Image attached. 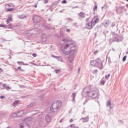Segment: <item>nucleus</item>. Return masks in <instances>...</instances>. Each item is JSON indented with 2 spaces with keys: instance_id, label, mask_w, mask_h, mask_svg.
<instances>
[{
  "instance_id": "obj_6",
  "label": "nucleus",
  "mask_w": 128,
  "mask_h": 128,
  "mask_svg": "<svg viewBox=\"0 0 128 128\" xmlns=\"http://www.w3.org/2000/svg\"><path fill=\"white\" fill-rule=\"evenodd\" d=\"M96 24V17H94V18L92 20L91 22L86 24V28L88 29L92 28V26H94Z\"/></svg>"
},
{
  "instance_id": "obj_41",
  "label": "nucleus",
  "mask_w": 128,
  "mask_h": 128,
  "mask_svg": "<svg viewBox=\"0 0 128 128\" xmlns=\"http://www.w3.org/2000/svg\"><path fill=\"white\" fill-rule=\"evenodd\" d=\"M100 22V18H98V16H97L96 17V22Z\"/></svg>"
},
{
  "instance_id": "obj_49",
  "label": "nucleus",
  "mask_w": 128,
  "mask_h": 128,
  "mask_svg": "<svg viewBox=\"0 0 128 128\" xmlns=\"http://www.w3.org/2000/svg\"><path fill=\"white\" fill-rule=\"evenodd\" d=\"M74 122V119L71 118V119L70 120V122Z\"/></svg>"
},
{
  "instance_id": "obj_28",
  "label": "nucleus",
  "mask_w": 128,
  "mask_h": 128,
  "mask_svg": "<svg viewBox=\"0 0 128 128\" xmlns=\"http://www.w3.org/2000/svg\"><path fill=\"white\" fill-rule=\"evenodd\" d=\"M110 104H112V102H110V100H108L106 102L107 106H110Z\"/></svg>"
},
{
  "instance_id": "obj_16",
  "label": "nucleus",
  "mask_w": 128,
  "mask_h": 128,
  "mask_svg": "<svg viewBox=\"0 0 128 128\" xmlns=\"http://www.w3.org/2000/svg\"><path fill=\"white\" fill-rule=\"evenodd\" d=\"M28 32L30 34H31V36H32V34H36V31L34 29H32V30H30L28 31Z\"/></svg>"
},
{
  "instance_id": "obj_1",
  "label": "nucleus",
  "mask_w": 128,
  "mask_h": 128,
  "mask_svg": "<svg viewBox=\"0 0 128 128\" xmlns=\"http://www.w3.org/2000/svg\"><path fill=\"white\" fill-rule=\"evenodd\" d=\"M61 48L64 54H70L72 52H74L76 51V46H72L74 44L70 40H66L64 39L61 42Z\"/></svg>"
},
{
  "instance_id": "obj_58",
  "label": "nucleus",
  "mask_w": 128,
  "mask_h": 128,
  "mask_svg": "<svg viewBox=\"0 0 128 128\" xmlns=\"http://www.w3.org/2000/svg\"><path fill=\"white\" fill-rule=\"evenodd\" d=\"M24 66H28V64H24Z\"/></svg>"
},
{
  "instance_id": "obj_18",
  "label": "nucleus",
  "mask_w": 128,
  "mask_h": 128,
  "mask_svg": "<svg viewBox=\"0 0 128 128\" xmlns=\"http://www.w3.org/2000/svg\"><path fill=\"white\" fill-rule=\"evenodd\" d=\"M90 64L92 66H96V60H93L90 62Z\"/></svg>"
},
{
  "instance_id": "obj_33",
  "label": "nucleus",
  "mask_w": 128,
  "mask_h": 128,
  "mask_svg": "<svg viewBox=\"0 0 128 128\" xmlns=\"http://www.w3.org/2000/svg\"><path fill=\"white\" fill-rule=\"evenodd\" d=\"M126 56H124L122 58V62H126Z\"/></svg>"
},
{
  "instance_id": "obj_61",
  "label": "nucleus",
  "mask_w": 128,
  "mask_h": 128,
  "mask_svg": "<svg viewBox=\"0 0 128 128\" xmlns=\"http://www.w3.org/2000/svg\"><path fill=\"white\" fill-rule=\"evenodd\" d=\"M96 51H95V52H94V54H96Z\"/></svg>"
},
{
  "instance_id": "obj_26",
  "label": "nucleus",
  "mask_w": 128,
  "mask_h": 128,
  "mask_svg": "<svg viewBox=\"0 0 128 128\" xmlns=\"http://www.w3.org/2000/svg\"><path fill=\"white\" fill-rule=\"evenodd\" d=\"M6 88V84H2V87H1V90H4Z\"/></svg>"
},
{
  "instance_id": "obj_46",
  "label": "nucleus",
  "mask_w": 128,
  "mask_h": 128,
  "mask_svg": "<svg viewBox=\"0 0 128 128\" xmlns=\"http://www.w3.org/2000/svg\"><path fill=\"white\" fill-rule=\"evenodd\" d=\"M10 8H12L14 6V5L12 4H9Z\"/></svg>"
},
{
  "instance_id": "obj_55",
  "label": "nucleus",
  "mask_w": 128,
  "mask_h": 128,
  "mask_svg": "<svg viewBox=\"0 0 128 128\" xmlns=\"http://www.w3.org/2000/svg\"><path fill=\"white\" fill-rule=\"evenodd\" d=\"M34 8H38V4H36L34 6Z\"/></svg>"
},
{
  "instance_id": "obj_23",
  "label": "nucleus",
  "mask_w": 128,
  "mask_h": 128,
  "mask_svg": "<svg viewBox=\"0 0 128 128\" xmlns=\"http://www.w3.org/2000/svg\"><path fill=\"white\" fill-rule=\"evenodd\" d=\"M18 101L16 100L13 103L12 106H13L14 108H16V106H18Z\"/></svg>"
},
{
  "instance_id": "obj_10",
  "label": "nucleus",
  "mask_w": 128,
  "mask_h": 128,
  "mask_svg": "<svg viewBox=\"0 0 128 128\" xmlns=\"http://www.w3.org/2000/svg\"><path fill=\"white\" fill-rule=\"evenodd\" d=\"M122 36L116 34L114 38H113L112 42H122Z\"/></svg>"
},
{
  "instance_id": "obj_52",
  "label": "nucleus",
  "mask_w": 128,
  "mask_h": 128,
  "mask_svg": "<svg viewBox=\"0 0 128 128\" xmlns=\"http://www.w3.org/2000/svg\"><path fill=\"white\" fill-rule=\"evenodd\" d=\"M55 4H56V2H54V3L52 4V6H55Z\"/></svg>"
},
{
  "instance_id": "obj_48",
  "label": "nucleus",
  "mask_w": 128,
  "mask_h": 128,
  "mask_svg": "<svg viewBox=\"0 0 128 128\" xmlns=\"http://www.w3.org/2000/svg\"><path fill=\"white\" fill-rule=\"evenodd\" d=\"M96 10V6L95 5L94 8V10L95 11V10Z\"/></svg>"
},
{
  "instance_id": "obj_24",
  "label": "nucleus",
  "mask_w": 128,
  "mask_h": 128,
  "mask_svg": "<svg viewBox=\"0 0 128 128\" xmlns=\"http://www.w3.org/2000/svg\"><path fill=\"white\" fill-rule=\"evenodd\" d=\"M78 128V127L76 126L74 124H72L70 125L68 128Z\"/></svg>"
},
{
  "instance_id": "obj_38",
  "label": "nucleus",
  "mask_w": 128,
  "mask_h": 128,
  "mask_svg": "<svg viewBox=\"0 0 128 128\" xmlns=\"http://www.w3.org/2000/svg\"><path fill=\"white\" fill-rule=\"evenodd\" d=\"M106 83V82L104 80H102L101 81V84H102L104 86V84Z\"/></svg>"
},
{
  "instance_id": "obj_42",
  "label": "nucleus",
  "mask_w": 128,
  "mask_h": 128,
  "mask_svg": "<svg viewBox=\"0 0 128 128\" xmlns=\"http://www.w3.org/2000/svg\"><path fill=\"white\" fill-rule=\"evenodd\" d=\"M62 4H66V0H62Z\"/></svg>"
},
{
  "instance_id": "obj_21",
  "label": "nucleus",
  "mask_w": 128,
  "mask_h": 128,
  "mask_svg": "<svg viewBox=\"0 0 128 128\" xmlns=\"http://www.w3.org/2000/svg\"><path fill=\"white\" fill-rule=\"evenodd\" d=\"M12 118H18V112H15L12 114Z\"/></svg>"
},
{
  "instance_id": "obj_54",
  "label": "nucleus",
  "mask_w": 128,
  "mask_h": 128,
  "mask_svg": "<svg viewBox=\"0 0 128 128\" xmlns=\"http://www.w3.org/2000/svg\"><path fill=\"white\" fill-rule=\"evenodd\" d=\"M20 88H24V86L20 85Z\"/></svg>"
},
{
  "instance_id": "obj_2",
  "label": "nucleus",
  "mask_w": 128,
  "mask_h": 128,
  "mask_svg": "<svg viewBox=\"0 0 128 128\" xmlns=\"http://www.w3.org/2000/svg\"><path fill=\"white\" fill-rule=\"evenodd\" d=\"M96 88H91L90 86H86L84 88L82 95L84 96H90L92 98H96Z\"/></svg>"
},
{
  "instance_id": "obj_59",
  "label": "nucleus",
  "mask_w": 128,
  "mask_h": 128,
  "mask_svg": "<svg viewBox=\"0 0 128 128\" xmlns=\"http://www.w3.org/2000/svg\"><path fill=\"white\" fill-rule=\"evenodd\" d=\"M128 54V51L126 52V54Z\"/></svg>"
},
{
  "instance_id": "obj_25",
  "label": "nucleus",
  "mask_w": 128,
  "mask_h": 128,
  "mask_svg": "<svg viewBox=\"0 0 128 128\" xmlns=\"http://www.w3.org/2000/svg\"><path fill=\"white\" fill-rule=\"evenodd\" d=\"M17 64L20 66H24V63L23 62H18Z\"/></svg>"
},
{
  "instance_id": "obj_64",
  "label": "nucleus",
  "mask_w": 128,
  "mask_h": 128,
  "mask_svg": "<svg viewBox=\"0 0 128 128\" xmlns=\"http://www.w3.org/2000/svg\"><path fill=\"white\" fill-rule=\"evenodd\" d=\"M49 20V22H50V19H49V20Z\"/></svg>"
},
{
  "instance_id": "obj_9",
  "label": "nucleus",
  "mask_w": 128,
  "mask_h": 128,
  "mask_svg": "<svg viewBox=\"0 0 128 128\" xmlns=\"http://www.w3.org/2000/svg\"><path fill=\"white\" fill-rule=\"evenodd\" d=\"M74 54H71L69 56L68 58V60L70 62V64H69V66H74Z\"/></svg>"
},
{
  "instance_id": "obj_15",
  "label": "nucleus",
  "mask_w": 128,
  "mask_h": 128,
  "mask_svg": "<svg viewBox=\"0 0 128 128\" xmlns=\"http://www.w3.org/2000/svg\"><path fill=\"white\" fill-rule=\"evenodd\" d=\"M52 58H56V60H58L59 62H62V57L56 56H54V55H52Z\"/></svg>"
},
{
  "instance_id": "obj_36",
  "label": "nucleus",
  "mask_w": 128,
  "mask_h": 128,
  "mask_svg": "<svg viewBox=\"0 0 128 128\" xmlns=\"http://www.w3.org/2000/svg\"><path fill=\"white\" fill-rule=\"evenodd\" d=\"M10 88H10V86H6V90H10Z\"/></svg>"
},
{
  "instance_id": "obj_45",
  "label": "nucleus",
  "mask_w": 128,
  "mask_h": 128,
  "mask_svg": "<svg viewBox=\"0 0 128 128\" xmlns=\"http://www.w3.org/2000/svg\"><path fill=\"white\" fill-rule=\"evenodd\" d=\"M6 97L4 96H0V98H1V100H2V98H4Z\"/></svg>"
},
{
  "instance_id": "obj_35",
  "label": "nucleus",
  "mask_w": 128,
  "mask_h": 128,
  "mask_svg": "<svg viewBox=\"0 0 128 128\" xmlns=\"http://www.w3.org/2000/svg\"><path fill=\"white\" fill-rule=\"evenodd\" d=\"M0 28H6V25H4V24H0Z\"/></svg>"
},
{
  "instance_id": "obj_11",
  "label": "nucleus",
  "mask_w": 128,
  "mask_h": 128,
  "mask_svg": "<svg viewBox=\"0 0 128 128\" xmlns=\"http://www.w3.org/2000/svg\"><path fill=\"white\" fill-rule=\"evenodd\" d=\"M52 112H48L46 116V122H50L52 120Z\"/></svg>"
},
{
  "instance_id": "obj_56",
  "label": "nucleus",
  "mask_w": 128,
  "mask_h": 128,
  "mask_svg": "<svg viewBox=\"0 0 128 128\" xmlns=\"http://www.w3.org/2000/svg\"><path fill=\"white\" fill-rule=\"evenodd\" d=\"M80 68H78V72H80Z\"/></svg>"
},
{
  "instance_id": "obj_4",
  "label": "nucleus",
  "mask_w": 128,
  "mask_h": 128,
  "mask_svg": "<svg viewBox=\"0 0 128 128\" xmlns=\"http://www.w3.org/2000/svg\"><path fill=\"white\" fill-rule=\"evenodd\" d=\"M32 120V118H28L25 119L20 124V128H30V124L28 122H30Z\"/></svg>"
},
{
  "instance_id": "obj_50",
  "label": "nucleus",
  "mask_w": 128,
  "mask_h": 128,
  "mask_svg": "<svg viewBox=\"0 0 128 128\" xmlns=\"http://www.w3.org/2000/svg\"><path fill=\"white\" fill-rule=\"evenodd\" d=\"M10 21H9V20H8V19H7V20H6V22H7V24H10Z\"/></svg>"
},
{
  "instance_id": "obj_19",
  "label": "nucleus",
  "mask_w": 128,
  "mask_h": 128,
  "mask_svg": "<svg viewBox=\"0 0 128 128\" xmlns=\"http://www.w3.org/2000/svg\"><path fill=\"white\" fill-rule=\"evenodd\" d=\"M78 18H84L85 15L84 13L83 12H80L78 14Z\"/></svg>"
},
{
  "instance_id": "obj_39",
  "label": "nucleus",
  "mask_w": 128,
  "mask_h": 128,
  "mask_svg": "<svg viewBox=\"0 0 128 128\" xmlns=\"http://www.w3.org/2000/svg\"><path fill=\"white\" fill-rule=\"evenodd\" d=\"M44 4H48V0H44Z\"/></svg>"
},
{
  "instance_id": "obj_8",
  "label": "nucleus",
  "mask_w": 128,
  "mask_h": 128,
  "mask_svg": "<svg viewBox=\"0 0 128 128\" xmlns=\"http://www.w3.org/2000/svg\"><path fill=\"white\" fill-rule=\"evenodd\" d=\"M97 64V68H99V70H102L104 68V65L102 64V60H100V59L98 58L96 60Z\"/></svg>"
},
{
  "instance_id": "obj_34",
  "label": "nucleus",
  "mask_w": 128,
  "mask_h": 128,
  "mask_svg": "<svg viewBox=\"0 0 128 128\" xmlns=\"http://www.w3.org/2000/svg\"><path fill=\"white\" fill-rule=\"evenodd\" d=\"M8 28H12V24H9L8 25Z\"/></svg>"
},
{
  "instance_id": "obj_37",
  "label": "nucleus",
  "mask_w": 128,
  "mask_h": 128,
  "mask_svg": "<svg viewBox=\"0 0 128 128\" xmlns=\"http://www.w3.org/2000/svg\"><path fill=\"white\" fill-rule=\"evenodd\" d=\"M56 74H58V72H60V70L58 69L57 70H56Z\"/></svg>"
},
{
  "instance_id": "obj_22",
  "label": "nucleus",
  "mask_w": 128,
  "mask_h": 128,
  "mask_svg": "<svg viewBox=\"0 0 128 128\" xmlns=\"http://www.w3.org/2000/svg\"><path fill=\"white\" fill-rule=\"evenodd\" d=\"M36 106L35 102H32L28 106V108H32V106Z\"/></svg>"
},
{
  "instance_id": "obj_31",
  "label": "nucleus",
  "mask_w": 128,
  "mask_h": 128,
  "mask_svg": "<svg viewBox=\"0 0 128 128\" xmlns=\"http://www.w3.org/2000/svg\"><path fill=\"white\" fill-rule=\"evenodd\" d=\"M110 74H108L105 76V78H106L107 80H108V78H110Z\"/></svg>"
},
{
  "instance_id": "obj_20",
  "label": "nucleus",
  "mask_w": 128,
  "mask_h": 128,
  "mask_svg": "<svg viewBox=\"0 0 128 128\" xmlns=\"http://www.w3.org/2000/svg\"><path fill=\"white\" fill-rule=\"evenodd\" d=\"M110 20H107L104 23V26L106 28L110 26Z\"/></svg>"
},
{
  "instance_id": "obj_60",
  "label": "nucleus",
  "mask_w": 128,
  "mask_h": 128,
  "mask_svg": "<svg viewBox=\"0 0 128 128\" xmlns=\"http://www.w3.org/2000/svg\"><path fill=\"white\" fill-rule=\"evenodd\" d=\"M88 19L86 18V21H88Z\"/></svg>"
},
{
  "instance_id": "obj_53",
  "label": "nucleus",
  "mask_w": 128,
  "mask_h": 128,
  "mask_svg": "<svg viewBox=\"0 0 128 128\" xmlns=\"http://www.w3.org/2000/svg\"><path fill=\"white\" fill-rule=\"evenodd\" d=\"M60 123L62 122V120H60Z\"/></svg>"
},
{
  "instance_id": "obj_40",
  "label": "nucleus",
  "mask_w": 128,
  "mask_h": 128,
  "mask_svg": "<svg viewBox=\"0 0 128 128\" xmlns=\"http://www.w3.org/2000/svg\"><path fill=\"white\" fill-rule=\"evenodd\" d=\"M116 26V23L113 22V23L112 24L111 26H112V28H114V26Z\"/></svg>"
},
{
  "instance_id": "obj_57",
  "label": "nucleus",
  "mask_w": 128,
  "mask_h": 128,
  "mask_svg": "<svg viewBox=\"0 0 128 128\" xmlns=\"http://www.w3.org/2000/svg\"><path fill=\"white\" fill-rule=\"evenodd\" d=\"M126 8H128V4H126Z\"/></svg>"
},
{
  "instance_id": "obj_43",
  "label": "nucleus",
  "mask_w": 128,
  "mask_h": 128,
  "mask_svg": "<svg viewBox=\"0 0 128 128\" xmlns=\"http://www.w3.org/2000/svg\"><path fill=\"white\" fill-rule=\"evenodd\" d=\"M73 26H78V24L76 23H74Z\"/></svg>"
},
{
  "instance_id": "obj_51",
  "label": "nucleus",
  "mask_w": 128,
  "mask_h": 128,
  "mask_svg": "<svg viewBox=\"0 0 128 128\" xmlns=\"http://www.w3.org/2000/svg\"><path fill=\"white\" fill-rule=\"evenodd\" d=\"M0 72H2V69L0 68Z\"/></svg>"
},
{
  "instance_id": "obj_47",
  "label": "nucleus",
  "mask_w": 128,
  "mask_h": 128,
  "mask_svg": "<svg viewBox=\"0 0 128 128\" xmlns=\"http://www.w3.org/2000/svg\"><path fill=\"white\" fill-rule=\"evenodd\" d=\"M66 32H70V29H67V30H66Z\"/></svg>"
},
{
  "instance_id": "obj_63",
  "label": "nucleus",
  "mask_w": 128,
  "mask_h": 128,
  "mask_svg": "<svg viewBox=\"0 0 128 128\" xmlns=\"http://www.w3.org/2000/svg\"><path fill=\"white\" fill-rule=\"evenodd\" d=\"M68 20H72V19H70V18H68Z\"/></svg>"
},
{
  "instance_id": "obj_13",
  "label": "nucleus",
  "mask_w": 128,
  "mask_h": 128,
  "mask_svg": "<svg viewBox=\"0 0 128 128\" xmlns=\"http://www.w3.org/2000/svg\"><path fill=\"white\" fill-rule=\"evenodd\" d=\"M76 92H73L72 94V100L73 104H76Z\"/></svg>"
},
{
  "instance_id": "obj_17",
  "label": "nucleus",
  "mask_w": 128,
  "mask_h": 128,
  "mask_svg": "<svg viewBox=\"0 0 128 128\" xmlns=\"http://www.w3.org/2000/svg\"><path fill=\"white\" fill-rule=\"evenodd\" d=\"M42 42H46V38H48V36H46V34H42Z\"/></svg>"
},
{
  "instance_id": "obj_62",
  "label": "nucleus",
  "mask_w": 128,
  "mask_h": 128,
  "mask_svg": "<svg viewBox=\"0 0 128 128\" xmlns=\"http://www.w3.org/2000/svg\"><path fill=\"white\" fill-rule=\"evenodd\" d=\"M40 98H42V96L40 97Z\"/></svg>"
},
{
  "instance_id": "obj_5",
  "label": "nucleus",
  "mask_w": 128,
  "mask_h": 128,
  "mask_svg": "<svg viewBox=\"0 0 128 128\" xmlns=\"http://www.w3.org/2000/svg\"><path fill=\"white\" fill-rule=\"evenodd\" d=\"M40 16H36L32 18V20H33V22H35V24L34 25V28H38L40 25Z\"/></svg>"
},
{
  "instance_id": "obj_32",
  "label": "nucleus",
  "mask_w": 128,
  "mask_h": 128,
  "mask_svg": "<svg viewBox=\"0 0 128 128\" xmlns=\"http://www.w3.org/2000/svg\"><path fill=\"white\" fill-rule=\"evenodd\" d=\"M17 70H20V72H24V70H22V67L20 66H18Z\"/></svg>"
},
{
  "instance_id": "obj_44",
  "label": "nucleus",
  "mask_w": 128,
  "mask_h": 128,
  "mask_svg": "<svg viewBox=\"0 0 128 128\" xmlns=\"http://www.w3.org/2000/svg\"><path fill=\"white\" fill-rule=\"evenodd\" d=\"M36 54L34 53L32 54V56H34V58H36Z\"/></svg>"
},
{
  "instance_id": "obj_27",
  "label": "nucleus",
  "mask_w": 128,
  "mask_h": 128,
  "mask_svg": "<svg viewBox=\"0 0 128 128\" xmlns=\"http://www.w3.org/2000/svg\"><path fill=\"white\" fill-rule=\"evenodd\" d=\"M10 4H7L5 6V8L6 10H8L10 8Z\"/></svg>"
},
{
  "instance_id": "obj_29",
  "label": "nucleus",
  "mask_w": 128,
  "mask_h": 128,
  "mask_svg": "<svg viewBox=\"0 0 128 128\" xmlns=\"http://www.w3.org/2000/svg\"><path fill=\"white\" fill-rule=\"evenodd\" d=\"M12 10H14V8H9L6 10V12H12Z\"/></svg>"
},
{
  "instance_id": "obj_12",
  "label": "nucleus",
  "mask_w": 128,
  "mask_h": 128,
  "mask_svg": "<svg viewBox=\"0 0 128 128\" xmlns=\"http://www.w3.org/2000/svg\"><path fill=\"white\" fill-rule=\"evenodd\" d=\"M18 113V118L24 116L26 114V112L24 110H20L17 112Z\"/></svg>"
},
{
  "instance_id": "obj_3",
  "label": "nucleus",
  "mask_w": 128,
  "mask_h": 128,
  "mask_svg": "<svg viewBox=\"0 0 128 128\" xmlns=\"http://www.w3.org/2000/svg\"><path fill=\"white\" fill-rule=\"evenodd\" d=\"M62 106V101L54 102L50 107V110L52 112H58Z\"/></svg>"
},
{
  "instance_id": "obj_7",
  "label": "nucleus",
  "mask_w": 128,
  "mask_h": 128,
  "mask_svg": "<svg viewBox=\"0 0 128 128\" xmlns=\"http://www.w3.org/2000/svg\"><path fill=\"white\" fill-rule=\"evenodd\" d=\"M116 12L117 14H122L124 12H126V8L124 6H119L116 8Z\"/></svg>"
},
{
  "instance_id": "obj_14",
  "label": "nucleus",
  "mask_w": 128,
  "mask_h": 128,
  "mask_svg": "<svg viewBox=\"0 0 128 128\" xmlns=\"http://www.w3.org/2000/svg\"><path fill=\"white\" fill-rule=\"evenodd\" d=\"M88 116H87L85 118H80V120L82 121V122H88Z\"/></svg>"
},
{
  "instance_id": "obj_30",
  "label": "nucleus",
  "mask_w": 128,
  "mask_h": 128,
  "mask_svg": "<svg viewBox=\"0 0 128 128\" xmlns=\"http://www.w3.org/2000/svg\"><path fill=\"white\" fill-rule=\"evenodd\" d=\"M7 20H8L9 22H12V16H9Z\"/></svg>"
}]
</instances>
